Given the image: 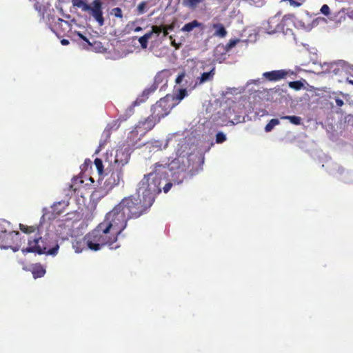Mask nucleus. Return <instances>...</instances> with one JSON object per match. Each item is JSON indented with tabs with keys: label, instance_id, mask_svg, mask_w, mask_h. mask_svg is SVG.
Listing matches in <instances>:
<instances>
[{
	"label": "nucleus",
	"instance_id": "obj_1",
	"mask_svg": "<svg viewBox=\"0 0 353 353\" xmlns=\"http://www.w3.org/2000/svg\"><path fill=\"white\" fill-rule=\"evenodd\" d=\"M128 219L123 205L119 203L107 213L104 221L92 231L90 250L97 251L102 246L108 245L110 249L120 247L113 246L118 237L126 228Z\"/></svg>",
	"mask_w": 353,
	"mask_h": 353
},
{
	"label": "nucleus",
	"instance_id": "obj_2",
	"mask_svg": "<svg viewBox=\"0 0 353 353\" xmlns=\"http://www.w3.org/2000/svg\"><path fill=\"white\" fill-rule=\"evenodd\" d=\"M170 166V163L162 164L156 163L154 170L150 173L144 175L143 179L139 184V192L141 194L142 197L148 202L153 204L155 197L161 192V173L165 172V170Z\"/></svg>",
	"mask_w": 353,
	"mask_h": 353
},
{
	"label": "nucleus",
	"instance_id": "obj_3",
	"mask_svg": "<svg viewBox=\"0 0 353 353\" xmlns=\"http://www.w3.org/2000/svg\"><path fill=\"white\" fill-rule=\"evenodd\" d=\"M53 241L49 233H46L41 236L40 232L37 234L34 238L30 237L28 240V247L22 249L23 254L37 253L39 254H46L48 255H56L58 252L59 246L55 243L51 248Z\"/></svg>",
	"mask_w": 353,
	"mask_h": 353
},
{
	"label": "nucleus",
	"instance_id": "obj_4",
	"mask_svg": "<svg viewBox=\"0 0 353 353\" xmlns=\"http://www.w3.org/2000/svg\"><path fill=\"white\" fill-rule=\"evenodd\" d=\"M125 213L128 216V219H137L143 214L146 213L148 209L152 205L151 203L148 202L142 196L139 195L138 197L133 196L124 198L121 201Z\"/></svg>",
	"mask_w": 353,
	"mask_h": 353
},
{
	"label": "nucleus",
	"instance_id": "obj_5",
	"mask_svg": "<svg viewBox=\"0 0 353 353\" xmlns=\"http://www.w3.org/2000/svg\"><path fill=\"white\" fill-rule=\"evenodd\" d=\"M176 105L174 101V96L167 94L160 99L151 108L152 113L159 120L169 114L171 110Z\"/></svg>",
	"mask_w": 353,
	"mask_h": 353
},
{
	"label": "nucleus",
	"instance_id": "obj_6",
	"mask_svg": "<svg viewBox=\"0 0 353 353\" xmlns=\"http://www.w3.org/2000/svg\"><path fill=\"white\" fill-rule=\"evenodd\" d=\"M48 24L58 37H71L72 21L70 23L54 15L49 14Z\"/></svg>",
	"mask_w": 353,
	"mask_h": 353
},
{
	"label": "nucleus",
	"instance_id": "obj_7",
	"mask_svg": "<svg viewBox=\"0 0 353 353\" xmlns=\"http://www.w3.org/2000/svg\"><path fill=\"white\" fill-rule=\"evenodd\" d=\"M293 23L292 15H285L282 20L277 16H274L269 19L268 21V27L266 30L269 34H272L276 32L284 31L285 26H288L289 23Z\"/></svg>",
	"mask_w": 353,
	"mask_h": 353
},
{
	"label": "nucleus",
	"instance_id": "obj_8",
	"mask_svg": "<svg viewBox=\"0 0 353 353\" xmlns=\"http://www.w3.org/2000/svg\"><path fill=\"white\" fill-rule=\"evenodd\" d=\"M88 23L86 18L78 17L72 20L71 37L77 34L79 39L88 43L87 37Z\"/></svg>",
	"mask_w": 353,
	"mask_h": 353
},
{
	"label": "nucleus",
	"instance_id": "obj_9",
	"mask_svg": "<svg viewBox=\"0 0 353 353\" xmlns=\"http://www.w3.org/2000/svg\"><path fill=\"white\" fill-rule=\"evenodd\" d=\"M102 4L103 3L101 0H94L91 3H90V14L98 23L99 26H102L104 24Z\"/></svg>",
	"mask_w": 353,
	"mask_h": 353
},
{
	"label": "nucleus",
	"instance_id": "obj_10",
	"mask_svg": "<svg viewBox=\"0 0 353 353\" xmlns=\"http://www.w3.org/2000/svg\"><path fill=\"white\" fill-rule=\"evenodd\" d=\"M123 168L114 167L110 176L106 179L105 183L108 186L112 188L119 185L121 181H123Z\"/></svg>",
	"mask_w": 353,
	"mask_h": 353
},
{
	"label": "nucleus",
	"instance_id": "obj_11",
	"mask_svg": "<svg viewBox=\"0 0 353 353\" xmlns=\"http://www.w3.org/2000/svg\"><path fill=\"white\" fill-rule=\"evenodd\" d=\"M292 74L293 72L290 70H279L265 72L263 74V77L269 81H278Z\"/></svg>",
	"mask_w": 353,
	"mask_h": 353
},
{
	"label": "nucleus",
	"instance_id": "obj_12",
	"mask_svg": "<svg viewBox=\"0 0 353 353\" xmlns=\"http://www.w3.org/2000/svg\"><path fill=\"white\" fill-rule=\"evenodd\" d=\"M323 72L329 74H340L343 68V63L342 61H333V62H324L322 64Z\"/></svg>",
	"mask_w": 353,
	"mask_h": 353
},
{
	"label": "nucleus",
	"instance_id": "obj_13",
	"mask_svg": "<svg viewBox=\"0 0 353 353\" xmlns=\"http://www.w3.org/2000/svg\"><path fill=\"white\" fill-rule=\"evenodd\" d=\"M130 160V154L122 149L117 150L114 161V167L123 168Z\"/></svg>",
	"mask_w": 353,
	"mask_h": 353
},
{
	"label": "nucleus",
	"instance_id": "obj_14",
	"mask_svg": "<svg viewBox=\"0 0 353 353\" xmlns=\"http://www.w3.org/2000/svg\"><path fill=\"white\" fill-rule=\"evenodd\" d=\"M160 120L152 113L148 117L143 121L139 122L137 128H142L147 131L151 130Z\"/></svg>",
	"mask_w": 353,
	"mask_h": 353
},
{
	"label": "nucleus",
	"instance_id": "obj_15",
	"mask_svg": "<svg viewBox=\"0 0 353 353\" xmlns=\"http://www.w3.org/2000/svg\"><path fill=\"white\" fill-rule=\"evenodd\" d=\"M121 121V119L113 120L107 125L102 134V136L105 137V142L110 138L112 131H116L119 128Z\"/></svg>",
	"mask_w": 353,
	"mask_h": 353
},
{
	"label": "nucleus",
	"instance_id": "obj_16",
	"mask_svg": "<svg viewBox=\"0 0 353 353\" xmlns=\"http://www.w3.org/2000/svg\"><path fill=\"white\" fill-rule=\"evenodd\" d=\"M196 28L203 30L204 26L202 23L199 22L197 20H193L191 22L185 23L181 28V30L183 32H190Z\"/></svg>",
	"mask_w": 353,
	"mask_h": 353
},
{
	"label": "nucleus",
	"instance_id": "obj_17",
	"mask_svg": "<svg viewBox=\"0 0 353 353\" xmlns=\"http://www.w3.org/2000/svg\"><path fill=\"white\" fill-rule=\"evenodd\" d=\"M31 272L33 277L34 279H38L43 277L45 275L46 271L42 265L37 263L32 266Z\"/></svg>",
	"mask_w": 353,
	"mask_h": 353
},
{
	"label": "nucleus",
	"instance_id": "obj_18",
	"mask_svg": "<svg viewBox=\"0 0 353 353\" xmlns=\"http://www.w3.org/2000/svg\"><path fill=\"white\" fill-rule=\"evenodd\" d=\"M212 28L215 29V32L213 34L214 36L224 38L227 35V30L222 23H214L212 25Z\"/></svg>",
	"mask_w": 353,
	"mask_h": 353
},
{
	"label": "nucleus",
	"instance_id": "obj_19",
	"mask_svg": "<svg viewBox=\"0 0 353 353\" xmlns=\"http://www.w3.org/2000/svg\"><path fill=\"white\" fill-rule=\"evenodd\" d=\"M154 90V89H145L143 91L141 96H139L132 103L133 106L139 105L141 103L145 102L148 98V96L151 92H152Z\"/></svg>",
	"mask_w": 353,
	"mask_h": 353
},
{
	"label": "nucleus",
	"instance_id": "obj_20",
	"mask_svg": "<svg viewBox=\"0 0 353 353\" xmlns=\"http://www.w3.org/2000/svg\"><path fill=\"white\" fill-rule=\"evenodd\" d=\"M346 95L343 92H333L332 95L330 96V99L334 101L337 107H341L343 105V99L345 98Z\"/></svg>",
	"mask_w": 353,
	"mask_h": 353
},
{
	"label": "nucleus",
	"instance_id": "obj_21",
	"mask_svg": "<svg viewBox=\"0 0 353 353\" xmlns=\"http://www.w3.org/2000/svg\"><path fill=\"white\" fill-rule=\"evenodd\" d=\"M72 4L75 9L88 11V3L85 0H72Z\"/></svg>",
	"mask_w": 353,
	"mask_h": 353
},
{
	"label": "nucleus",
	"instance_id": "obj_22",
	"mask_svg": "<svg viewBox=\"0 0 353 353\" xmlns=\"http://www.w3.org/2000/svg\"><path fill=\"white\" fill-rule=\"evenodd\" d=\"M94 164L98 172L99 179H103L105 176V170L101 159L96 158L94 161Z\"/></svg>",
	"mask_w": 353,
	"mask_h": 353
},
{
	"label": "nucleus",
	"instance_id": "obj_23",
	"mask_svg": "<svg viewBox=\"0 0 353 353\" xmlns=\"http://www.w3.org/2000/svg\"><path fill=\"white\" fill-rule=\"evenodd\" d=\"M86 240V236L83 238V241H75L73 243V248L77 253H80L83 251V250L85 249V245L88 246V241L85 242Z\"/></svg>",
	"mask_w": 353,
	"mask_h": 353
},
{
	"label": "nucleus",
	"instance_id": "obj_24",
	"mask_svg": "<svg viewBox=\"0 0 353 353\" xmlns=\"http://www.w3.org/2000/svg\"><path fill=\"white\" fill-rule=\"evenodd\" d=\"M214 69L213 68L208 72H203L201 74L200 78H199V83H203L206 81H208L211 79H212L214 75Z\"/></svg>",
	"mask_w": 353,
	"mask_h": 353
},
{
	"label": "nucleus",
	"instance_id": "obj_25",
	"mask_svg": "<svg viewBox=\"0 0 353 353\" xmlns=\"http://www.w3.org/2000/svg\"><path fill=\"white\" fill-rule=\"evenodd\" d=\"M281 119L288 120L291 123L296 125L301 124V118L298 116H282Z\"/></svg>",
	"mask_w": 353,
	"mask_h": 353
},
{
	"label": "nucleus",
	"instance_id": "obj_26",
	"mask_svg": "<svg viewBox=\"0 0 353 353\" xmlns=\"http://www.w3.org/2000/svg\"><path fill=\"white\" fill-rule=\"evenodd\" d=\"M205 0H183V4L190 8L194 9L199 4L203 3Z\"/></svg>",
	"mask_w": 353,
	"mask_h": 353
},
{
	"label": "nucleus",
	"instance_id": "obj_27",
	"mask_svg": "<svg viewBox=\"0 0 353 353\" xmlns=\"http://www.w3.org/2000/svg\"><path fill=\"white\" fill-rule=\"evenodd\" d=\"M151 38V33H145L143 36L139 37V42L142 48L145 49L148 47V40Z\"/></svg>",
	"mask_w": 353,
	"mask_h": 353
},
{
	"label": "nucleus",
	"instance_id": "obj_28",
	"mask_svg": "<svg viewBox=\"0 0 353 353\" xmlns=\"http://www.w3.org/2000/svg\"><path fill=\"white\" fill-rule=\"evenodd\" d=\"M280 123L279 120L277 119H272L265 125V131L269 132L273 130V128Z\"/></svg>",
	"mask_w": 353,
	"mask_h": 353
},
{
	"label": "nucleus",
	"instance_id": "obj_29",
	"mask_svg": "<svg viewBox=\"0 0 353 353\" xmlns=\"http://www.w3.org/2000/svg\"><path fill=\"white\" fill-rule=\"evenodd\" d=\"M20 230L26 234H31L37 230H38V232H39V228H36L35 226H28L24 225L22 224H20Z\"/></svg>",
	"mask_w": 353,
	"mask_h": 353
},
{
	"label": "nucleus",
	"instance_id": "obj_30",
	"mask_svg": "<svg viewBox=\"0 0 353 353\" xmlns=\"http://www.w3.org/2000/svg\"><path fill=\"white\" fill-rule=\"evenodd\" d=\"M187 95V91L185 89H181L179 90V93L175 97L174 96V101L176 103V104L181 101L185 96Z\"/></svg>",
	"mask_w": 353,
	"mask_h": 353
},
{
	"label": "nucleus",
	"instance_id": "obj_31",
	"mask_svg": "<svg viewBox=\"0 0 353 353\" xmlns=\"http://www.w3.org/2000/svg\"><path fill=\"white\" fill-rule=\"evenodd\" d=\"M289 86L296 90H299L302 88L303 84L300 81H291L289 83Z\"/></svg>",
	"mask_w": 353,
	"mask_h": 353
},
{
	"label": "nucleus",
	"instance_id": "obj_32",
	"mask_svg": "<svg viewBox=\"0 0 353 353\" xmlns=\"http://www.w3.org/2000/svg\"><path fill=\"white\" fill-rule=\"evenodd\" d=\"M90 45V51L92 50H97L99 49V52H102L105 50V48L101 46V43L94 42V43H92L90 41L89 43Z\"/></svg>",
	"mask_w": 353,
	"mask_h": 353
},
{
	"label": "nucleus",
	"instance_id": "obj_33",
	"mask_svg": "<svg viewBox=\"0 0 353 353\" xmlns=\"http://www.w3.org/2000/svg\"><path fill=\"white\" fill-rule=\"evenodd\" d=\"M164 26H152L151 31L148 32V33H151V36L155 33L159 35L163 30Z\"/></svg>",
	"mask_w": 353,
	"mask_h": 353
},
{
	"label": "nucleus",
	"instance_id": "obj_34",
	"mask_svg": "<svg viewBox=\"0 0 353 353\" xmlns=\"http://www.w3.org/2000/svg\"><path fill=\"white\" fill-rule=\"evenodd\" d=\"M111 14L114 16L115 17H118V18L123 17L122 10L119 7L113 8L111 11Z\"/></svg>",
	"mask_w": 353,
	"mask_h": 353
},
{
	"label": "nucleus",
	"instance_id": "obj_35",
	"mask_svg": "<svg viewBox=\"0 0 353 353\" xmlns=\"http://www.w3.org/2000/svg\"><path fill=\"white\" fill-rule=\"evenodd\" d=\"M225 140L226 137L223 132H219L216 134V142L217 143H221L224 142Z\"/></svg>",
	"mask_w": 353,
	"mask_h": 353
},
{
	"label": "nucleus",
	"instance_id": "obj_36",
	"mask_svg": "<svg viewBox=\"0 0 353 353\" xmlns=\"http://www.w3.org/2000/svg\"><path fill=\"white\" fill-rule=\"evenodd\" d=\"M239 42V39H230L226 45V49L230 50L234 47Z\"/></svg>",
	"mask_w": 353,
	"mask_h": 353
},
{
	"label": "nucleus",
	"instance_id": "obj_37",
	"mask_svg": "<svg viewBox=\"0 0 353 353\" xmlns=\"http://www.w3.org/2000/svg\"><path fill=\"white\" fill-rule=\"evenodd\" d=\"M321 12L325 16H328L330 13V8L327 5L324 4L321 8Z\"/></svg>",
	"mask_w": 353,
	"mask_h": 353
},
{
	"label": "nucleus",
	"instance_id": "obj_38",
	"mask_svg": "<svg viewBox=\"0 0 353 353\" xmlns=\"http://www.w3.org/2000/svg\"><path fill=\"white\" fill-rule=\"evenodd\" d=\"M146 7V3L143 1L140 3L137 6V10L139 14H143L145 12Z\"/></svg>",
	"mask_w": 353,
	"mask_h": 353
},
{
	"label": "nucleus",
	"instance_id": "obj_39",
	"mask_svg": "<svg viewBox=\"0 0 353 353\" xmlns=\"http://www.w3.org/2000/svg\"><path fill=\"white\" fill-rule=\"evenodd\" d=\"M98 191H94L91 195H90V199L92 200H93V201H94L95 200L101 198V197H103V194H100L99 195H98Z\"/></svg>",
	"mask_w": 353,
	"mask_h": 353
},
{
	"label": "nucleus",
	"instance_id": "obj_40",
	"mask_svg": "<svg viewBox=\"0 0 353 353\" xmlns=\"http://www.w3.org/2000/svg\"><path fill=\"white\" fill-rule=\"evenodd\" d=\"M169 39L171 41V45L172 46L175 47L176 49H179L181 47V43H176L175 42V40L173 39V36L172 35L169 36Z\"/></svg>",
	"mask_w": 353,
	"mask_h": 353
},
{
	"label": "nucleus",
	"instance_id": "obj_41",
	"mask_svg": "<svg viewBox=\"0 0 353 353\" xmlns=\"http://www.w3.org/2000/svg\"><path fill=\"white\" fill-rule=\"evenodd\" d=\"M172 183L171 182H169V183H167L164 187L163 188V190L165 193H168L170 190L171 189V188L172 187Z\"/></svg>",
	"mask_w": 353,
	"mask_h": 353
},
{
	"label": "nucleus",
	"instance_id": "obj_42",
	"mask_svg": "<svg viewBox=\"0 0 353 353\" xmlns=\"http://www.w3.org/2000/svg\"><path fill=\"white\" fill-rule=\"evenodd\" d=\"M34 8L37 10H38L40 13H42L43 14V12L41 10V6L37 2L36 3H34Z\"/></svg>",
	"mask_w": 353,
	"mask_h": 353
},
{
	"label": "nucleus",
	"instance_id": "obj_43",
	"mask_svg": "<svg viewBox=\"0 0 353 353\" xmlns=\"http://www.w3.org/2000/svg\"><path fill=\"white\" fill-rule=\"evenodd\" d=\"M184 76H185L184 73H182V74H179V75L176 77V82L177 83H180L181 82V81H182L183 78L184 77Z\"/></svg>",
	"mask_w": 353,
	"mask_h": 353
},
{
	"label": "nucleus",
	"instance_id": "obj_44",
	"mask_svg": "<svg viewBox=\"0 0 353 353\" xmlns=\"http://www.w3.org/2000/svg\"><path fill=\"white\" fill-rule=\"evenodd\" d=\"M164 28L168 31V30H174V25L173 23L172 24H170V25H168V26H164Z\"/></svg>",
	"mask_w": 353,
	"mask_h": 353
},
{
	"label": "nucleus",
	"instance_id": "obj_45",
	"mask_svg": "<svg viewBox=\"0 0 353 353\" xmlns=\"http://www.w3.org/2000/svg\"><path fill=\"white\" fill-rule=\"evenodd\" d=\"M61 43L63 46H67V45L69 44V41L68 39H63L61 40Z\"/></svg>",
	"mask_w": 353,
	"mask_h": 353
},
{
	"label": "nucleus",
	"instance_id": "obj_46",
	"mask_svg": "<svg viewBox=\"0 0 353 353\" xmlns=\"http://www.w3.org/2000/svg\"><path fill=\"white\" fill-rule=\"evenodd\" d=\"M117 119H121V123L127 120V117L125 115L120 116Z\"/></svg>",
	"mask_w": 353,
	"mask_h": 353
},
{
	"label": "nucleus",
	"instance_id": "obj_47",
	"mask_svg": "<svg viewBox=\"0 0 353 353\" xmlns=\"http://www.w3.org/2000/svg\"><path fill=\"white\" fill-rule=\"evenodd\" d=\"M161 32H163V35L164 37L168 35V31L164 27Z\"/></svg>",
	"mask_w": 353,
	"mask_h": 353
},
{
	"label": "nucleus",
	"instance_id": "obj_48",
	"mask_svg": "<svg viewBox=\"0 0 353 353\" xmlns=\"http://www.w3.org/2000/svg\"><path fill=\"white\" fill-rule=\"evenodd\" d=\"M129 134H130V137H137V132L131 131Z\"/></svg>",
	"mask_w": 353,
	"mask_h": 353
},
{
	"label": "nucleus",
	"instance_id": "obj_49",
	"mask_svg": "<svg viewBox=\"0 0 353 353\" xmlns=\"http://www.w3.org/2000/svg\"><path fill=\"white\" fill-rule=\"evenodd\" d=\"M346 81H347V82L348 83L353 85V80L350 79L349 78H347V80H346Z\"/></svg>",
	"mask_w": 353,
	"mask_h": 353
},
{
	"label": "nucleus",
	"instance_id": "obj_50",
	"mask_svg": "<svg viewBox=\"0 0 353 353\" xmlns=\"http://www.w3.org/2000/svg\"><path fill=\"white\" fill-rule=\"evenodd\" d=\"M141 30H142V28L141 27H137L134 30H135V32H139V31H141Z\"/></svg>",
	"mask_w": 353,
	"mask_h": 353
},
{
	"label": "nucleus",
	"instance_id": "obj_51",
	"mask_svg": "<svg viewBox=\"0 0 353 353\" xmlns=\"http://www.w3.org/2000/svg\"><path fill=\"white\" fill-rule=\"evenodd\" d=\"M88 164V159H86L84 161V165H87Z\"/></svg>",
	"mask_w": 353,
	"mask_h": 353
},
{
	"label": "nucleus",
	"instance_id": "obj_52",
	"mask_svg": "<svg viewBox=\"0 0 353 353\" xmlns=\"http://www.w3.org/2000/svg\"><path fill=\"white\" fill-rule=\"evenodd\" d=\"M89 180L90 182L94 183V179H92V176H90Z\"/></svg>",
	"mask_w": 353,
	"mask_h": 353
},
{
	"label": "nucleus",
	"instance_id": "obj_53",
	"mask_svg": "<svg viewBox=\"0 0 353 353\" xmlns=\"http://www.w3.org/2000/svg\"><path fill=\"white\" fill-rule=\"evenodd\" d=\"M128 145H132V146L134 145V144H131L128 141Z\"/></svg>",
	"mask_w": 353,
	"mask_h": 353
},
{
	"label": "nucleus",
	"instance_id": "obj_54",
	"mask_svg": "<svg viewBox=\"0 0 353 353\" xmlns=\"http://www.w3.org/2000/svg\"><path fill=\"white\" fill-rule=\"evenodd\" d=\"M77 188H74V191H77Z\"/></svg>",
	"mask_w": 353,
	"mask_h": 353
},
{
	"label": "nucleus",
	"instance_id": "obj_55",
	"mask_svg": "<svg viewBox=\"0 0 353 353\" xmlns=\"http://www.w3.org/2000/svg\"><path fill=\"white\" fill-rule=\"evenodd\" d=\"M177 159H174V160L172 161V163H174L175 161H176Z\"/></svg>",
	"mask_w": 353,
	"mask_h": 353
}]
</instances>
